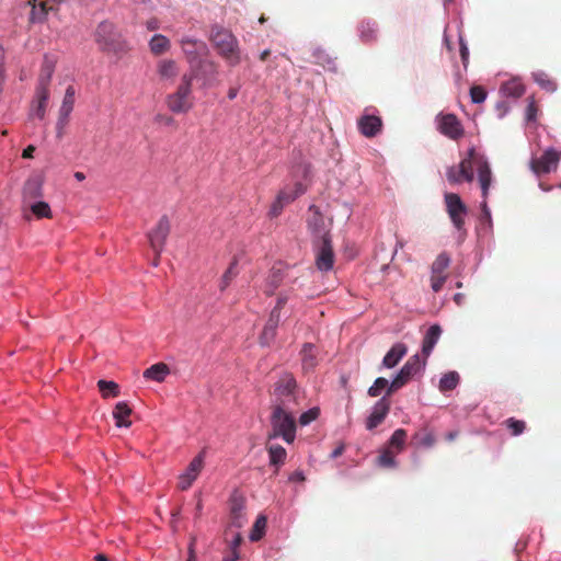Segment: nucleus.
<instances>
[{"label": "nucleus", "instance_id": "6", "mask_svg": "<svg viewBox=\"0 0 561 561\" xmlns=\"http://www.w3.org/2000/svg\"><path fill=\"white\" fill-rule=\"evenodd\" d=\"M425 365V360L422 362L420 356H411L407 363L402 366L396 378L390 382L388 387L387 396H391L399 389H401L408 381L415 376L422 367Z\"/></svg>", "mask_w": 561, "mask_h": 561}, {"label": "nucleus", "instance_id": "36", "mask_svg": "<svg viewBox=\"0 0 561 561\" xmlns=\"http://www.w3.org/2000/svg\"><path fill=\"white\" fill-rule=\"evenodd\" d=\"M150 50L154 55H161L170 48V41L161 34H156L150 43Z\"/></svg>", "mask_w": 561, "mask_h": 561}, {"label": "nucleus", "instance_id": "52", "mask_svg": "<svg viewBox=\"0 0 561 561\" xmlns=\"http://www.w3.org/2000/svg\"><path fill=\"white\" fill-rule=\"evenodd\" d=\"M276 198L284 205H287L295 199V195L293 194V190H289V187H285L277 194Z\"/></svg>", "mask_w": 561, "mask_h": 561}, {"label": "nucleus", "instance_id": "49", "mask_svg": "<svg viewBox=\"0 0 561 561\" xmlns=\"http://www.w3.org/2000/svg\"><path fill=\"white\" fill-rule=\"evenodd\" d=\"M319 413L320 411L318 408H312L300 415L299 423L301 425H308L309 423L318 419Z\"/></svg>", "mask_w": 561, "mask_h": 561}, {"label": "nucleus", "instance_id": "51", "mask_svg": "<svg viewBox=\"0 0 561 561\" xmlns=\"http://www.w3.org/2000/svg\"><path fill=\"white\" fill-rule=\"evenodd\" d=\"M419 443L424 447H433L436 443V437L432 432H424L419 436Z\"/></svg>", "mask_w": 561, "mask_h": 561}, {"label": "nucleus", "instance_id": "32", "mask_svg": "<svg viewBox=\"0 0 561 561\" xmlns=\"http://www.w3.org/2000/svg\"><path fill=\"white\" fill-rule=\"evenodd\" d=\"M284 276L280 270H272L268 276L265 279V284L263 287V291L267 296H272L275 290L283 283Z\"/></svg>", "mask_w": 561, "mask_h": 561}, {"label": "nucleus", "instance_id": "37", "mask_svg": "<svg viewBox=\"0 0 561 561\" xmlns=\"http://www.w3.org/2000/svg\"><path fill=\"white\" fill-rule=\"evenodd\" d=\"M98 388L103 398H116L119 394V387L114 381L99 380Z\"/></svg>", "mask_w": 561, "mask_h": 561}, {"label": "nucleus", "instance_id": "18", "mask_svg": "<svg viewBox=\"0 0 561 561\" xmlns=\"http://www.w3.org/2000/svg\"><path fill=\"white\" fill-rule=\"evenodd\" d=\"M382 119L379 116L364 114L357 121V127L362 135L373 138L382 129Z\"/></svg>", "mask_w": 561, "mask_h": 561}, {"label": "nucleus", "instance_id": "19", "mask_svg": "<svg viewBox=\"0 0 561 561\" xmlns=\"http://www.w3.org/2000/svg\"><path fill=\"white\" fill-rule=\"evenodd\" d=\"M476 168L478 172V180L482 191V197L488 199L489 188L492 182V172L486 158L481 154L476 159Z\"/></svg>", "mask_w": 561, "mask_h": 561}, {"label": "nucleus", "instance_id": "40", "mask_svg": "<svg viewBox=\"0 0 561 561\" xmlns=\"http://www.w3.org/2000/svg\"><path fill=\"white\" fill-rule=\"evenodd\" d=\"M407 438V431L403 428H398L393 432L391 435L388 447L392 450V448H396L397 451H401L403 449L404 443Z\"/></svg>", "mask_w": 561, "mask_h": 561}, {"label": "nucleus", "instance_id": "47", "mask_svg": "<svg viewBox=\"0 0 561 561\" xmlns=\"http://www.w3.org/2000/svg\"><path fill=\"white\" fill-rule=\"evenodd\" d=\"M504 423L513 436L520 435L526 430V423L522 420L510 417Z\"/></svg>", "mask_w": 561, "mask_h": 561}, {"label": "nucleus", "instance_id": "7", "mask_svg": "<svg viewBox=\"0 0 561 561\" xmlns=\"http://www.w3.org/2000/svg\"><path fill=\"white\" fill-rule=\"evenodd\" d=\"M95 42L104 51H118L122 48L119 34L113 23L103 21L95 31Z\"/></svg>", "mask_w": 561, "mask_h": 561}, {"label": "nucleus", "instance_id": "25", "mask_svg": "<svg viewBox=\"0 0 561 561\" xmlns=\"http://www.w3.org/2000/svg\"><path fill=\"white\" fill-rule=\"evenodd\" d=\"M157 73L161 81H173L179 75V68L174 60L162 59L157 65Z\"/></svg>", "mask_w": 561, "mask_h": 561}, {"label": "nucleus", "instance_id": "17", "mask_svg": "<svg viewBox=\"0 0 561 561\" xmlns=\"http://www.w3.org/2000/svg\"><path fill=\"white\" fill-rule=\"evenodd\" d=\"M390 411V400L386 397H382L380 400L376 402L373 408L370 415L366 420V428L371 431L379 426L386 419Z\"/></svg>", "mask_w": 561, "mask_h": 561}, {"label": "nucleus", "instance_id": "44", "mask_svg": "<svg viewBox=\"0 0 561 561\" xmlns=\"http://www.w3.org/2000/svg\"><path fill=\"white\" fill-rule=\"evenodd\" d=\"M313 61L317 65L331 69L334 66V60L327 54L324 49L316 48L312 53Z\"/></svg>", "mask_w": 561, "mask_h": 561}, {"label": "nucleus", "instance_id": "38", "mask_svg": "<svg viewBox=\"0 0 561 561\" xmlns=\"http://www.w3.org/2000/svg\"><path fill=\"white\" fill-rule=\"evenodd\" d=\"M459 383V375L456 371L445 374L439 380V390L442 392L454 390Z\"/></svg>", "mask_w": 561, "mask_h": 561}, {"label": "nucleus", "instance_id": "13", "mask_svg": "<svg viewBox=\"0 0 561 561\" xmlns=\"http://www.w3.org/2000/svg\"><path fill=\"white\" fill-rule=\"evenodd\" d=\"M204 457H205V451H201L190 462L185 472L179 477L178 485L181 490H183V491L187 490L188 488H191L193 482L196 480V478L198 477V474L201 473V471L204 467Z\"/></svg>", "mask_w": 561, "mask_h": 561}, {"label": "nucleus", "instance_id": "21", "mask_svg": "<svg viewBox=\"0 0 561 561\" xmlns=\"http://www.w3.org/2000/svg\"><path fill=\"white\" fill-rule=\"evenodd\" d=\"M280 318L276 312H271L270 317L263 328V331L260 335V344L263 346H270L275 337L277 328L279 324Z\"/></svg>", "mask_w": 561, "mask_h": 561}, {"label": "nucleus", "instance_id": "57", "mask_svg": "<svg viewBox=\"0 0 561 561\" xmlns=\"http://www.w3.org/2000/svg\"><path fill=\"white\" fill-rule=\"evenodd\" d=\"M69 116H64L62 113L59 112V117L57 121V136L60 138L62 136V129L68 123Z\"/></svg>", "mask_w": 561, "mask_h": 561}, {"label": "nucleus", "instance_id": "63", "mask_svg": "<svg viewBox=\"0 0 561 561\" xmlns=\"http://www.w3.org/2000/svg\"><path fill=\"white\" fill-rule=\"evenodd\" d=\"M230 534L232 536L233 549H236L240 545L242 537L239 533L231 531Z\"/></svg>", "mask_w": 561, "mask_h": 561}, {"label": "nucleus", "instance_id": "58", "mask_svg": "<svg viewBox=\"0 0 561 561\" xmlns=\"http://www.w3.org/2000/svg\"><path fill=\"white\" fill-rule=\"evenodd\" d=\"M460 56L461 60L465 67H467L468 59H469V49L466 45V43L460 38Z\"/></svg>", "mask_w": 561, "mask_h": 561}, {"label": "nucleus", "instance_id": "45", "mask_svg": "<svg viewBox=\"0 0 561 561\" xmlns=\"http://www.w3.org/2000/svg\"><path fill=\"white\" fill-rule=\"evenodd\" d=\"M266 523H267L266 517L263 516V515H260L256 518V520H255V523L253 525L252 531L250 534V539L252 541H257V540H260L263 537L264 530H265V527H266Z\"/></svg>", "mask_w": 561, "mask_h": 561}, {"label": "nucleus", "instance_id": "3", "mask_svg": "<svg viewBox=\"0 0 561 561\" xmlns=\"http://www.w3.org/2000/svg\"><path fill=\"white\" fill-rule=\"evenodd\" d=\"M272 432L268 434V440L276 437L291 444L296 437V421L294 410H285L282 408H274L271 416Z\"/></svg>", "mask_w": 561, "mask_h": 561}, {"label": "nucleus", "instance_id": "64", "mask_svg": "<svg viewBox=\"0 0 561 561\" xmlns=\"http://www.w3.org/2000/svg\"><path fill=\"white\" fill-rule=\"evenodd\" d=\"M180 514H181V510H180V508H174V510L171 512V525H172V527H174V524H175V523H176V520L179 519Z\"/></svg>", "mask_w": 561, "mask_h": 561}, {"label": "nucleus", "instance_id": "2", "mask_svg": "<svg viewBox=\"0 0 561 561\" xmlns=\"http://www.w3.org/2000/svg\"><path fill=\"white\" fill-rule=\"evenodd\" d=\"M274 408L295 410L298 402V388L295 377L285 373L274 385Z\"/></svg>", "mask_w": 561, "mask_h": 561}, {"label": "nucleus", "instance_id": "60", "mask_svg": "<svg viewBox=\"0 0 561 561\" xmlns=\"http://www.w3.org/2000/svg\"><path fill=\"white\" fill-rule=\"evenodd\" d=\"M481 210H482V218L491 221V211L488 207L486 199L483 198V202L481 203Z\"/></svg>", "mask_w": 561, "mask_h": 561}, {"label": "nucleus", "instance_id": "59", "mask_svg": "<svg viewBox=\"0 0 561 561\" xmlns=\"http://www.w3.org/2000/svg\"><path fill=\"white\" fill-rule=\"evenodd\" d=\"M305 474L302 471L300 470H296L295 472H293L290 476H289V481L290 482H304L305 481Z\"/></svg>", "mask_w": 561, "mask_h": 561}, {"label": "nucleus", "instance_id": "23", "mask_svg": "<svg viewBox=\"0 0 561 561\" xmlns=\"http://www.w3.org/2000/svg\"><path fill=\"white\" fill-rule=\"evenodd\" d=\"M301 367L305 373L311 371L318 365V350L312 343H305L300 351Z\"/></svg>", "mask_w": 561, "mask_h": 561}, {"label": "nucleus", "instance_id": "43", "mask_svg": "<svg viewBox=\"0 0 561 561\" xmlns=\"http://www.w3.org/2000/svg\"><path fill=\"white\" fill-rule=\"evenodd\" d=\"M378 466L382 468H394L396 462V453H393L389 448H385L381 454L377 458Z\"/></svg>", "mask_w": 561, "mask_h": 561}, {"label": "nucleus", "instance_id": "22", "mask_svg": "<svg viewBox=\"0 0 561 561\" xmlns=\"http://www.w3.org/2000/svg\"><path fill=\"white\" fill-rule=\"evenodd\" d=\"M218 75V64L210 59H201L197 67V76L204 80L205 85L215 82Z\"/></svg>", "mask_w": 561, "mask_h": 561}, {"label": "nucleus", "instance_id": "4", "mask_svg": "<svg viewBox=\"0 0 561 561\" xmlns=\"http://www.w3.org/2000/svg\"><path fill=\"white\" fill-rule=\"evenodd\" d=\"M194 76L185 73L175 92L167 96L168 108L175 113H187L193 107L192 81Z\"/></svg>", "mask_w": 561, "mask_h": 561}, {"label": "nucleus", "instance_id": "28", "mask_svg": "<svg viewBox=\"0 0 561 561\" xmlns=\"http://www.w3.org/2000/svg\"><path fill=\"white\" fill-rule=\"evenodd\" d=\"M266 449L268 453L270 463L275 467L274 473L276 474L279 470V467L285 463V459L287 456L286 449L276 444H267Z\"/></svg>", "mask_w": 561, "mask_h": 561}, {"label": "nucleus", "instance_id": "33", "mask_svg": "<svg viewBox=\"0 0 561 561\" xmlns=\"http://www.w3.org/2000/svg\"><path fill=\"white\" fill-rule=\"evenodd\" d=\"M377 24L375 22H362L359 25V36L364 43H373L377 39Z\"/></svg>", "mask_w": 561, "mask_h": 561}, {"label": "nucleus", "instance_id": "46", "mask_svg": "<svg viewBox=\"0 0 561 561\" xmlns=\"http://www.w3.org/2000/svg\"><path fill=\"white\" fill-rule=\"evenodd\" d=\"M390 386L389 381L383 378V377H378L371 387H369L368 389V396L370 397H378L381 394V392L383 390H386V392L388 391V387ZM386 398H388L389 396H385Z\"/></svg>", "mask_w": 561, "mask_h": 561}, {"label": "nucleus", "instance_id": "62", "mask_svg": "<svg viewBox=\"0 0 561 561\" xmlns=\"http://www.w3.org/2000/svg\"><path fill=\"white\" fill-rule=\"evenodd\" d=\"M35 151V147L30 145L27 146L24 150H23V153H22V157L25 158V159H28V158H32L33 157V152Z\"/></svg>", "mask_w": 561, "mask_h": 561}, {"label": "nucleus", "instance_id": "8", "mask_svg": "<svg viewBox=\"0 0 561 561\" xmlns=\"http://www.w3.org/2000/svg\"><path fill=\"white\" fill-rule=\"evenodd\" d=\"M51 77V69H47L46 76L43 75L39 78L38 85L36 88V95L31 108V117H37L43 119L46 113V106L49 99L48 84Z\"/></svg>", "mask_w": 561, "mask_h": 561}, {"label": "nucleus", "instance_id": "56", "mask_svg": "<svg viewBox=\"0 0 561 561\" xmlns=\"http://www.w3.org/2000/svg\"><path fill=\"white\" fill-rule=\"evenodd\" d=\"M284 206L285 205L276 198L270 208V211H268L270 217H272V218L278 217L280 215Z\"/></svg>", "mask_w": 561, "mask_h": 561}, {"label": "nucleus", "instance_id": "42", "mask_svg": "<svg viewBox=\"0 0 561 561\" xmlns=\"http://www.w3.org/2000/svg\"><path fill=\"white\" fill-rule=\"evenodd\" d=\"M450 257L447 253L443 252L437 255L432 264V274H446V270L449 266Z\"/></svg>", "mask_w": 561, "mask_h": 561}, {"label": "nucleus", "instance_id": "11", "mask_svg": "<svg viewBox=\"0 0 561 561\" xmlns=\"http://www.w3.org/2000/svg\"><path fill=\"white\" fill-rule=\"evenodd\" d=\"M437 128L444 136L453 140H458L465 135L460 121L451 113L437 116Z\"/></svg>", "mask_w": 561, "mask_h": 561}, {"label": "nucleus", "instance_id": "5", "mask_svg": "<svg viewBox=\"0 0 561 561\" xmlns=\"http://www.w3.org/2000/svg\"><path fill=\"white\" fill-rule=\"evenodd\" d=\"M480 156L474 147H471L467 152V157L458 165H451L446 170L447 181L450 184L471 183L474 179L473 168H476V159Z\"/></svg>", "mask_w": 561, "mask_h": 561}, {"label": "nucleus", "instance_id": "30", "mask_svg": "<svg viewBox=\"0 0 561 561\" xmlns=\"http://www.w3.org/2000/svg\"><path fill=\"white\" fill-rule=\"evenodd\" d=\"M170 374V368L164 363H157L144 371V377L157 382L164 381L165 377Z\"/></svg>", "mask_w": 561, "mask_h": 561}, {"label": "nucleus", "instance_id": "10", "mask_svg": "<svg viewBox=\"0 0 561 561\" xmlns=\"http://www.w3.org/2000/svg\"><path fill=\"white\" fill-rule=\"evenodd\" d=\"M170 229L171 225L169 218L167 216H162L156 227L147 233L150 248L158 254V256L161 255L164 249Z\"/></svg>", "mask_w": 561, "mask_h": 561}, {"label": "nucleus", "instance_id": "1", "mask_svg": "<svg viewBox=\"0 0 561 561\" xmlns=\"http://www.w3.org/2000/svg\"><path fill=\"white\" fill-rule=\"evenodd\" d=\"M209 39L218 55L221 56L229 66L236 67L240 64L241 51L239 42L230 31L220 26H214Z\"/></svg>", "mask_w": 561, "mask_h": 561}, {"label": "nucleus", "instance_id": "14", "mask_svg": "<svg viewBox=\"0 0 561 561\" xmlns=\"http://www.w3.org/2000/svg\"><path fill=\"white\" fill-rule=\"evenodd\" d=\"M309 213L310 216L307 220L308 228L314 238L319 239V241L324 240V238H330L324 217L319 211V208L314 205H311L309 207Z\"/></svg>", "mask_w": 561, "mask_h": 561}, {"label": "nucleus", "instance_id": "12", "mask_svg": "<svg viewBox=\"0 0 561 561\" xmlns=\"http://www.w3.org/2000/svg\"><path fill=\"white\" fill-rule=\"evenodd\" d=\"M560 158V152L553 148H549L539 158L531 159L530 169L537 175L549 173L557 168Z\"/></svg>", "mask_w": 561, "mask_h": 561}, {"label": "nucleus", "instance_id": "41", "mask_svg": "<svg viewBox=\"0 0 561 561\" xmlns=\"http://www.w3.org/2000/svg\"><path fill=\"white\" fill-rule=\"evenodd\" d=\"M237 265L238 261L237 259H233L227 271L224 273L219 283V289L221 291H224L230 285L232 279L238 275Z\"/></svg>", "mask_w": 561, "mask_h": 561}, {"label": "nucleus", "instance_id": "9", "mask_svg": "<svg viewBox=\"0 0 561 561\" xmlns=\"http://www.w3.org/2000/svg\"><path fill=\"white\" fill-rule=\"evenodd\" d=\"M445 204L451 222L457 230H462L465 226V216L468 213L467 206L456 193H446Z\"/></svg>", "mask_w": 561, "mask_h": 561}, {"label": "nucleus", "instance_id": "55", "mask_svg": "<svg viewBox=\"0 0 561 561\" xmlns=\"http://www.w3.org/2000/svg\"><path fill=\"white\" fill-rule=\"evenodd\" d=\"M73 104H75L73 100L64 98L61 106L59 108V112L62 113L64 116H69L73 110Z\"/></svg>", "mask_w": 561, "mask_h": 561}, {"label": "nucleus", "instance_id": "15", "mask_svg": "<svg viewBox=\"0 0 561 561\" xmlns=\"http://www.w3.org/2000/svg\"><path fill=\"white\" fill-rule=\"evenodd\" d=\"M316 265L318 270L328 272L334 265V252L331 243V238H324L320 241L319 250L316 256Z\"/></svg>", "mask_w": 561, "mask_h": 561}, {"label": "nucleus", "instance_id": "50", "mask_svg": "<svg viewBox=\"0 0 561 561\" xmlns=\"http://www.w3.org/2000/svg\"><path fill=\"white\" fill-rule=\"evenodd\" d=\"M447 279V274H432L431 275V287L435 293H438Z\"/></svg>", "mask_w": 561, "mask_h": 561}, {"label": "nucleus", "instance_id": "54", "mask_svg": "<svg viewBox=\"0 0 561 561\" xmlns=\"http://www.w3.org/2000/svg\"><path fill=\"white\" fill-rule=\"evenodd\" d=\"M287 301H288V295L286 293H279L277 300H276V305L272 309L271 312H276L280 317V310L284 308V306L287 304Z\"/></svg>", "mask_w": 561, "mask_h": 561}, {"label": "nucleus", "instance_id": "48", "mask_svg": "<svg viewBox=\"0 0 561 561\" xmlns=\"http://www.w3.org/2000/svg\"><path fill=\"white\" fill-rule=\"evenodd\" d=\"M470 98L473 103H482L486 99V91L481 85H473L470 89Z\"/></svg>", "mask_w": 561, "mask_h": 561}, {"label": "nucleus", "instance_id": "34", "mask_svg": "<svg viewBox=\"0 0 561 561\" xmlns=\"http://www.w3.org/2000/svg\"><path fill=\"white\" fill-rule=\"evenodd\" d=\"M534 81L547 92H554L557 90V83L550 78L545 71L533 72Z\"/></svg>", "mask_w": 561, "mask_h": 561}, {"label": "nucleus", "instance_id": "35", "mask_svg": "<svg viewBox=\"0 0 561 561\" xmlns=\"http://www.w3.org/2000/svg\"><path fill=\"white\" fill-rule=\"evenodd\" d=\"M30 209L37 219H50L53 217L50 206L46 202L37 201L30 203Z\"/></svg>", "mask_w": 561, "mask_h": 561}, {"label": "nucleus", "instance_id": "27", "mask_svg": "<svg viewBox=\"0 0 561 561\" xmlns=\"http://www.w3.org/2000/svg\"><path fill=\"white\" fill-rule=\"evenodd\" d=\"M407 352L408 348L403 343L394 344L385 355L382 365L387 368H393L405 356Z\"/></svg>", "mask_w": 561, "mask_h": 561}, {"label": "nucleus", "instance_id": "39", "mask_svg": "<svg viewBox=\"0 0 561 561\" xmlns=\"http://www.w3.org/2000/svg\"><path fill=\"white\" fill-rule=\"evenodd\" d=\"M231 525L241 528L245 524V516L241 503L233 502L230 511Z\"/></svg>", "mask_w": 561, "mask_h": 561}, {"label": "nucleus", "instance_id": "24", "mask_svg": "<svg viewBox=\"0 0 561 561\" xmlns=\"http://www.w3.org/2000/svg\"><path fill=\"white\" fill-rule=\"evenodd\" d=\"M43 196V182L38 178L28 179L23 187V199L31 203Z\"/></svg>", "mask_w": 561, "mask_h": 561}, {"label": "nucleus", "instance_id": "61", "mask_svg": "<svg viewBox=\"0 0 561 561\" xmlns=\"http://www.w3.org/2000/svg\"><path fill=\"white\" fill-rule=\"evenodd\" d=\"M291 190H293V194L295 195V198H296L299 195L305 193L306 187L304 186L302 183L298 182V183L295 184V186Z\"/></svg>", "mask_w": 561, "mask_h": 561}, {"label": "nucleus", "instance_id": "29", "mask_svg": "<svg viewBox=\"0 0 561 561\" xmlns=\"http://www.w3.org/2000/svg\"><path fill=\"white\" fill-rule=\"evenodd\" d=\"M442 334V329L438 324L431 325L427 330L422 344V352L427 357L433 351L435 344L437 343L439 336Z\"/></svg>", "mask_w": 561, "mask_h": 561}, {"label": "nucleus", "instance_id": "26", "mask_svg": "<svg viewBox=\"0 0 561 561\" xmlns=\"http://www.w3.org/2000/svg\"><path fill=\"white\" fill-rule=\"evenodd\" d=\"M131 414V408L127 402L122 401L116 403L113 410V417L115 420V424L117 427H129L131 425V421L129 416Z\"/></svg>", "mask_w": 561, "mask_h": 561}, {"label": "nucleus", "instance_id": "31", "mask_svg": "<svg viewBox=\"0 0 561 561\" xmlns=\"http://www.w3.org/2000/svg\"><path fill=\"white\" fill-rule=\"evenodd\" d=\"M501 92L505 96L518 99L525 93V85L518 79H511L502 84Z\"/></svg>", "mask_w": 561, "mask_h": 561}, {"label": "nucleus", "instance_id": "20", "mask_svg": "<svg viewBox=\"0 0 561 561\" xmlns=\"http://www.w3.org/2000/svg\"><path fill=\"white\" fill-rule=\"evenodd\" d=\"M28 4L32 5L30 20L33 23H43L46 21L47 14L56 10L51 0H28Z\"/></svg>", "mask_w": 561, "mask_h": 561}, {"label": "nucleus", "instance_id": "53", "mask_svg": "<svg viewBox=\"0 0 561 561\" xmlns=\"http://www.w3.org/2000/svg\"><path fill=\"white\" fill-rule=\"evenodd\" d=\"M528 101L529 103L526 108V119L528 122H533L537 117L538 107L536 105L534 98H529Z\"/></svg>", "mask_w": 561, "mask_h": 561}, {"label": "nucleus", "instance_id": "16", "mask_svg": "<svg viewBox=\"0 0 561 561\" xmlns=\"http://www.w3.org/2000/svg\"><path fill=\"white\" fill-rule=\"evenodd\" d=\"M180 43L185 56L191 64L196 61L202 56L207 55L208 53L207 45L203 41L186 36L182 37Z\"/></svg>", "mask_w": 561, "mask_h": 561}]
</instances>
